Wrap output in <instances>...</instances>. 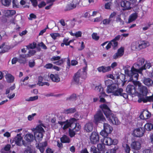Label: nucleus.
<instances>
[{
  "label": "nucleus",
  "instance_id": "obj_8",
  "mask_svg": "<svg viewBox=\"0 0 153 153\" xmlns=\"http://www.w3.org/2000/svg\"><path fill=\"white\" fill-rule=\"evenodd\" d=\"M113 130L112 127L107 123L103 124V129L100 132V134L103 137L107 136L111 134Z\"/></svg>",
  "mask_w": 153,
  "mask_h": 153
},
{
  "label": "nucleus",
  "instance_id": "obj_6",
  "mask_svg": "<svg viewBox=\"0 0 153 153\" xmlns=\"http://www.w3.org/2000/svg\"><path fill=\"white\" fill-rule=\"evenodd\" d=\"M106 91L108 94L119 96L122 95L123 90L121 88H119L117 84H112L107 86Z\"/></svg>",
  "mask_w": 153,
  "mask_h": 153
},
{
  "label": "nucleus",
  "instance_id": "obj_2",
  "mask_svg": "<svg viewBox=\"0 0 153 153\" xmlns=\"http://www.w3.org/2000/svg\"><path fill=\"white\" fill-rule=\"evenodd\" d=\"M134 84L136 88L134 85H128L126 89L127 92L132 95L137 94L145 96L147 95L148 90L146 87L142 85L138 81L134 82Z\"/></svg>",
  "mask_w": 153,
  "mask_h": 153
},
{
  "label": "nucleus",
  "instance_id": "obj_60",
  "mask_svg": "<svg viewBox=\"0 0 153 153\" xmlns=\"http://www.w3.org/2000/svg\"><path fill=\"white\" fill-rule=\"evenodd\" d=\"M104 73L109 71L111 70V67L110 66H104Z\"/></svg>",
  "mask_w": 153,
  "mask_h": 153
},
{
  "label": "nucleus",
  "instance_id": "obj_56",
  "mask_svg": "<svg viewBox=\"0 0 153 153\" xmlns=\"http://www.w3.org/2000/svg\"><path fill=\"white\" fill-rule=\"evenodd\" d=\"M97 70L100 72L104 73V66H102L98 67L97 68Z\"/></svg>",
  "mask_w": 153,
  "mask_h": 153
},
{
  "label": "nucleus",
  "instance_id": "obj_24",
  "mask_svg": "<svg viewBox=\"0 0 153 153\" xmlns=\"http://www.w3.org/2000/svg\"><path fill=\"white\" fill-rule=\"evenodd\" d=\"M48 76L52 81L53 82H58L60 80V78L58 75L56 74H49Z\"/></svg>",
  "mask_w": 153,
  "mask_h": 153
},
{
  "label": "nucleus",
  "instance_id": "obj_62",
  "mask_svg": "<svg viewBox=\"0 0 153 153\" xmlns=\"http://www.w3.org/2000/svg\"><path fill=\"white\" fill-rule=\"evenodd\" d=\"M102 19V18L100 16L98 17H97L94 19V22H99Z\"/></svg>",
  "mask_w": 153,
  "mask_h": 153
},
{
  "label": "nucleus",
  "instance_id": "obj_40",
  "mask_svg": "<svg viewBox=\"0 0 153 153\" xmlns=\"http://www.w3.org/2000/svg\"><path fill=\"white\" fill-rule=\"evenodd\" d=\"M76 132L75 130L73 129H71V128L69 129V134L70 136L71 137H72L74 136L75 134V132Z\"/></svg>",
  "mask_w": 153,
  "mask_h": 153
},
{
  "label": "nucleus",
  "instance_id": "obj_47",
  "mask_svg": "<svg viewBox=\"0 0 153 153\" xmlns=\"http://www.w3.org/2000/svg\"><path fill=\"white\" fill-rule=\"evenodd\" d=\"M116 21L117 22L120 23V25H123L124 24V22L121 19L120 16L117 17Z\"/></svg>",
  "mask_w": 153,
  "mask_h": 153
},
{
  "label": "nucleus",
  "instance_id": "obj_22",
  "mask_svg": "<svg viewBox=\"0 0 153 153\" xmlns=\"http://www.w3.org/2000/svg\"><path fill=\"white\" fill-rule=\"evenodd\" d=\"M36 145L37 148L39 149L41 153H43L45 150V148L47 146V143L45 142L43 143H39Z\"/></svg>",
  "mask_w": 153,
  "mask_h": 153
},
{
  "label": "nucleus",
  "instance_id": "obj_37",
  "mask_svg": "<svg viewBox=\"0 0 153 153\" xmlns=\"http://www.w3.org/2000/svg\"><path fill=\"white\" fill-rule=\"evenodd\" d=\"M38 96H36L33 97H31L26 99L27 101H32L37 100L38 99Z\"/></svg>",
  "mask_w": 153,
  "mask_h": 153
},
{
  "label": "nucleus",
  "instance_id": "obj_35",
  "mask_svg": "<svg viewBox=\"0 0 153 153\" xmlns=\"http://www.w3.org/2000/svg\"><path fill=\"white\" fill-rule=\"evenodd\" d=\"M3 48L4 50L2 51L3 53L7 52L10 48L7 45H5L4 44H3L1 46H0V48Z\"/></svg>",
  "mask_w": 153,
  "mask_h": 153
},
{
  "label": "nucleus",
  "instance_id": "obj_39",
  "mask_svg": "<svg viewBox=\"0 0 153 153\" xmlns=\"http://www.w3.org/2000/svg\"><path fill=\"white\" fill-rule=\"evenodd\" d=\"M36 115L35 113L32 114L30 115H29L27 117V120L29 121H31L34 119V117Z\"/></svg>",
  "mask_w": 153,
  "mask_h": 153
},
{
  "label": "nucleus",
  "instance_id": "obj_49",
  "mask_svg": "<svg viewBox=\"0 0 153 153\" xmlns=\"http://www.w3.org/2000/svg\"><path fill=\"white\" fill-rule=\"evenodd\" d=\"M90 151L91 153H99L97 152L96 148L94 146H92L91 148Z\"/></svg>",
  "mask_w": 153,
  "mask_h": 153
},
{
  "label": "nucleus",
  "instance_id": "obj_64",
  "mask_svg": "<svg viewBox=\"0 0 153 153\" xmlns=\"http://www.w3.org/2000/svg\"><path fill=\"white\" fill-rule=\"evenodd\" d=\"M15 96V93H12L10 94H8L7 97L9 98V99H11L13 98Z\"/></svg>",
  "mask_w": 153,
  "mask_h": 153
},
{
  "label": "nucleus",
  "instance_id": "obj_16",
  "mask_svg": "<svg viewBox=\"0 0 153 153\" xmlns=\"http://www.w3.org/2000/svg\"><path fill=\"white\" fill-rule=\"evenodd\" d=\"M124 53V48L121 47L119 49L117 52L113 56V58L114 59H116L122 56Z\"/></svg>",
  "mask_w": 153,
  "mask_h": 153
},
{
  "label": "nucleus",
  "instance_id": "obj_34",
  "mask_svg": "<svg viewBox=\"0 0 153 153\" xmlns=\"http://www.w3.org/2000/svg\"><path fill=\"white\" fill-rule=\"evenodd\" d=\"M1 3L5 6L8 7L11 3V0H1Z\"/></svg>",
  "mask_w": 153,
  "mask_h": 153
},
{
  "label": "nucleus",
  "instance_id": "obj_44",
  "mask_svg": "<svg viewBox=\"0 0 153 153\" xmlns=\"http://www.w3.org/2000/svg\"><path fill=\"white\" fill-rule=\"evenodd\" d=\"M92 37L93 39L97 40L99 39V36L98 35L97 33H94L92 35Z\"/></svg>",
  "mask_w": 153,
  "mask_h": 153
},
{
  "label": "nucleus",
  "instance_id": "obj_29",
  "mask_svg": "<svg viewBox=\"0 0 153 153\" xmlns=\"http://www.w3.org/2000/svg\"><path fill=\"white\" fill-rule=\"evenodd\" d=\"M36 53V51L33 50H30L29 52V54L27 55H20L21 58H24L25 59L27 57L33 55Z\"/></svg>",
  "mask_w": 153,
  "mask_h": 153
},
{
  "label": "nucleus",
  "instance_id": "obj_57",
  "mask_svg": "<svg viewBox=\"0 0 153 153\" xmlns=\"http://www.w3.org/2000/svg\"><path fill=\"white\" fill-rule=\"evenodd\" d=\"M60 57L59 56H54L51 58V60L54 61L60 59Z\"/></svg>",
  "mask_w": 153,
  "mask_h": 153
},
{
  "label": "nucleus",
  "instance_id": "obj_28",
  "mask_svg": "<svg viewBox=\"0 0 153 153\" xmlns=\"http://www.w3.org/2000/svg\"><path fill=\"white\" fill-rule=\"evenodd\" d=\"M5 78L6 81L8 82H12L14 80V77L10 74H7L5 75Z\"/></svg>",
  "mask_w": 153,
  "mask_h": 153
},
{
  "label": "nucleus",
  "instance_id": "obj_51",
  "mask_svg": "<svg viewBox=\"0 0 153 153\" xmlns=\"http://www.w3.org/2000/svg\"><path fill=\"white\" fill-rule=\"evenodd\" d=\"M69 39L68 38H65L64 40V42L65 45H69L71 42H72V40H70L69 41H68Z\"/></svg>",
  "mask_w": 153,
  "mask_h": 153
},
{
  "label": "nucleus",
  "instance_id": "obj_61",
  "mask_svg": "<svg viewBox=\"0 0 153 153\" xmlns=\"http://www.w3.org/2000/svg\"><path fill=\"white\" fill-rule=\"evenodd\" d=\"M112 81L110 79H108L107 80H106L105 81V83L106 85L108 86H110V84L112 83Z\"/></svg>",
  "mask_w": 153,
  "mask_h": 153
},
{
  "label": "nucleus",
  "instance_id": "obj_12",
  "mask_svg": "<svg viewBox=\"0 0 153 153\" xmlns=\"http://www.w3.org/2000/svg\"><path fill=\"white\" fill-rule=\"evenodd\" d=\"M90 142L93 144L97 143L99 141L100 138L98 134L96 132H93L89 137Z\"/></svg>",
  "mask_w": 153,
  "mask_h": 153
},
{
  "label": "nucleus",
  "instance_id": "obj_63",
  "mask_svg": "<svg viewBox=\"0 0 153 153\" xmlns=\"http://www.w3.org/2000/svg\"><path fill=\"white\" fill-rule=\"evenodd\" d=\"M63 62V61L62 59H61L59 60L58 61L55 62H53V63L55 64H56L57 65H59L62 64Z\"/></svg>",
  "mask_w": 153,
  "mask_h": 153
},
{
  "label": "nucleus",
  "instance_id": "obj_41",
  "mask_svg": "<svg viewBox=\"0 0 153 153\" xmlns=\"http://www.w3.org/2000/svg\"><path fill=\"white\" fill-rule=\"evenodd\" d=\"M110 43L111 44V46L114 48L117 47L118 45L117 42L116 40H112Z\"/></svg>",
  "mask_w": 153,
  "mask_h": 153
},
{
  "label": "nucleus",
  "instance_id": "obj_14",
  "mask_svg": "<svg viewBox=\"0 0 153 153\" xmlns=\"http://www.w3.org/2000/svg\"><path fill=\"white\" fill-rule=\"evenodd\" d=\"M122 146L123 149L126 153H129L130 151V148L128 144L127 138H125L123 140Z\"/></svg>",
  "mask_w": 153,
  "mask_h": 153
},
{
  "label": "nucleus",
  "instance_id": "obj_25",
  "mask_svg": "<svg viewBox=\"0 0 153 153\" xmlns=\"http://www.w3.org/2000/svg\"><path fill=\"white\" fill-rule=\"evenodd\" d=\"M131 48L132 50H140L139 41L133 42L131 45Z\"/></svg>",
  "mask_w": 153,
  "mask_h": 153
},
{
  "label": "nucleus",
  "instance_id": "obj_55",
  "mask_svg": "<svg viewBox=\"0 0 153 153\" xmlns=\"http://www.w3.org/2000/svg\"><path fill=\"white\" fill-rule=\"evenodd\" d=\"M53 67V65L51 63H48L44 66V67L47 69H51Z\"/></svg>",
  "mask_w": 153,
  "mask_h": 153
},
{
  "label": "nucleus",
  "instance_id": "obj_58",
  "mask_svg": "<svg viewBox=\"0 0 153 153\" xmlns=\"http://www.w3.org/2000/svg\"><path fill=\"white\" fill-rule=\"evenodd\" d=\"M36 18V16L33 13H31L30 15V17L29 18V20H32L33 19H35Z\"/></svg>",
  "mask_w": 153,
  "mask_h": 153
},
{
  "label": "nucleus",
  "instance_id": "obj_20",
  "mask_svg": "<svg viewBox=\"0 0 153 153\" xmlns=\"http://www.w3.org/2000/svg\"><path fill=\"white\" fill-rule=\"evenodd\" d=\"M93 129V124L92 122H89L85 124L84 127V129L86 132H91Z\"/></svg>",
  "mask_w": 153,
  "mask_h": 153
},
{
  "label": "nucleus",
  "instance_id": "obj_52",
  "mask_svg": "<svg viewBox=\"0 0 153 153\" xmlns=\"http://www.w3.org/2000/svg\"><path fill=\"white\" fill-rule=\"evenodd\" d=\"M33 6L34 7H36L38 4L37 1L36 0H30Z\"/></svg>",
  "mask_w": 153,
  "mask_h": 153
},
{
  "label": "nucleus",
  "instance_id": "obj_38",
  "mask_svg": "<svg viewBox=\"0 0 153 153\" xmlns=\"http://www.w3.org/2000/svg\"><path fill=\"white\" fill-rule=\"evenodd\" d=\"M76 111V110L74 108H71L65 110L64 111L65 114H71L74 112Z\"/></svg>",
  "mask_w": 153,
  "mask_h": 153
},
{
  "label": "nucleus",
  "instance_id": "obj_21",
  "mask_svg": "<svg viewBox=\"0 0 153 153\" xmlns=\"http://www.w3.org/2000/svg\"><path fill=\"white\" fill-rule=\"evenodd\" d=\"M144 62L145 60L144 59L142 58H139L137 60V63L134 64V66L137 68H139L138 69H139L143 66Z\"/></svg>",
  "mask_w": 153,
  "mask_h": 153
},
{
  "label": "nucleus",
  "instance_id": "obj_26",
  "mask_svg": "<svg viewBox=\"0 0 153 153\" xmlns=\"http://www.w3.org/2000/svg\"><path fill=\"white\" fill-rule=\"evenodd\" d=\"M137 14L134 13L131 14L129 17L128 23H129L135 20L137 17Z\"/></svg>",
  "mask_w": 153,
  "mask_h": 153
},
{
  "label": "nucleus",
  "instance_id": "obj_33",
  "mask_svg": "<svg viewBox=\"0 0 153 153\" xmlns=\"http://www.w3.org/2000/svg\"><path fill=\"white\" fill-rule=\"evenodd\" d=\"M97 149L100 151L99 153H103L105 151V146L104 144H98L97 145Z\"/></svg>",
  "mask_w": 153,
  "mask_h": 153
},
{
  "label": "nucleus",
  "instance_id": "obj_17",
  "mask_svg": "<svg viewBox=\"0 0 153 153\" xmlns=\"http://www.w3.org/2000/svg\"><path fill=\"white\" fill-rule=\"evenodd\" d=\"M144 132V131L142 128H137L135 129L133 131L134 135L136 137H142Z\"/></svg>",
  "mask_w": 153,
  "mask_h": 153
},
{
  "label": "nucleus",
  "instance_id": "obj_36",
  "mask_svg": "<svg viewBox=\"0 0 153 153\" xmlns=\"http://www.w3.org/2000/svg\"><path fill=\"white\" fill-rule=\"evenodd\" d=\"M50 35L54 40L56 39L57 37H59L60 36L59 33H51Z\"/></svg>",
  "mask_w": 153,
  "mask_h": 153
},
{
  "label": "nucleus",
  "instance_id": "obj_3",
  "mask_svg": "<svg viewBox=\"0 0 153 153\" xmlns=\"http://www.w3.org/2000/svg\"><path fill=\"white\" fill-rule=\"evenodd\" d=\"M151 66V64L150 63L146 62L144 64L143 66L142 67L139 69H137L133 67L130 71L127 70H125V73L130 77V80H137L138 77V73H142V71L143 70L149 69Z\"/></svg>",
  "mask_w": 153,
  "mask_h": 153
},
{
  "label": "nucleus",
  "instance_id": "obj_31",
  "mask_svg": "<svg viewBox=\"0 0 153 153\" xmlns=\"http://www.w3.org/2000/svg\"><path fill=\"white\" fill-rule=\"evenodd\" d=\"M145 129L147 131H151L153 128V125L149 123H146L144 126Z\"/></svg>",
  "mask_w": 153,
  "mask_h": 153
},
{
  "label": "nucleus",
  "instance_id": "obj_27",
  "mask_svg": "<svg viewBox=\"0 0 153 153\" xmlns=\"http://www.w3.org/2000/svg\"><path fill=\"white\" fill-rule=\"evenodd\" d=\"M15 10H6L4 12L5 16L7 17L11 16L15 14Z\"/></svg>",
  "mask_w": 153,
  "mask_h": 153
},
{
  "label": "nucleus",
  "instance_id": "obj_48",
  "mask_svg": "<svg viewBox=\"0 0 153 153\" xmlns=\"http://www.w3.org/2000/svg\"><path fill=\"white\" fill-rule=\"evenodd\" d=\"M33 149L30 147H27L25 150L24 153H33Z\"/></svg>",
  "mask_w": 153,
  "mask_h": 153
},
{
  "label": "nucleus",
  "instance_id": "obj_15",
  "mask_svg": "<svg viewBox=\"0 0 153 153\" xmlns=\"http://www.w3.org/2000/svg\"><path fill=\"white\" fill-rule=\"evenodd\" d=\"M120 5L124 10H129L131 8L130 3L126 0L122 1L120 2Z\"/></svg>",
  "mask_w": 153,
  "mask_h": 153
},
{
  "label": "nucleus",
  "instance_id": "obj_23",
  "mask_svg": "<svg viewBox=\"0 0 153 153\" xmlns=\"http://www.w3.org/2000/svg\"><path fill=\"white\" fill-rule=\"evenodd\" d=\"M131 146L134 149L140 150L141 148V144L139 141H134L131 143Z\"/></svg>",
  "mask_w": 153,
  "mask_h": 153
},
{
  "label": "nucleus",
  "instance_id": "obj_32",
  "mask_svg": "<svg viewBox=\"0 0 153 153\" xmlns=\"http://www.w3.org/2000/svg\"><path fill=\"white\" fill-rule=\"evenodd\" d=\"M61 141L63 143H69L70 140L68 137L66 135L63 136L61 139Z\"/></svg>",
  "mask_w": 153,
  "mask_h": 153
},
{
  "label": "nucleus",
  "instance_id": "obj_4",
  "mask_svg": "<svg viewBox=\"0 0 153 153\" xmlns=\"http://www.w3.org/2000/svg\"><path fill=\"white\" fill-rule=\"evenodd\" d=\"M100 107L106 116L107 120L109 122L113 124L119 125L120 123L116 116L112 113L111 111L108 107L105 104H102L100 105Z\"/></svg>",
  "mask_w": 153,
  "mask_h": 153
},
{
  "label": "nucleus",
  "instance_id": "obj_42",
  "mask_svg": "<svg viewBox=\"0 0 153 153\" xmlns=\"http://www.w3.org/2000/svg\"><path fill=\"white\" fill-rule=\"evenodd\" d=\"M81 126L79 123H76L75 125V127L73 128L76 132L79 131L81 129Z\"/></svg>",
  "mask_w": 153,
  "mask_h": 153
},
{
  "label": "nucleus",
  "instance_id": "obj_53",
  "mask_svg": "<svg viewBox=\"0 0 153 153\" xmlns=\"http://www.w3.org/2000/svg\"><path fill=\"white\" fill-rule=\"evenodd\" d=\"M35 65V62L34 60H30L29 61V65L30 67H33Z\"/></svg>",
  "mask_w": 153,
  "mask_h": 153
},
{
  "label": "nucleus",
  "instance_id": "obj_11",
  "mask_svg": "<svg viewBox=\"0 0 153 153\" xmlns=\"http://www.w3.org/2000/svg\"><path fill=\"white\" fill-rule=\"evenodd\" d=\"M118 143V141L117 139H112L111 138L108 137H105L103 143L104 144L110 146L112 144L117 145Z\"/></svg>",
  "mask_w": 153,
  "mask_h": 153
},
{
  "label": "nucleus",
  "instance_id": "obj_10",
  "mask_svg": "<svg viewBox=\"0 0 153 153\" xmlns=\"http://www.w3.org/2000/svg\"><path fill=\"white\" fill-rule=\"evenodd\" d=\"M95 90L98 92H100L99 95L100 98V101L102 102H105V100L104 97H106L107 95L104 92L103 88L102 87L101 85L100 84L96 86Z\"/></svg>",
  "mask_w": 153,
  "mask_h": 153
},
{
  "label": "nucleus",
  "instance_id": "obj_43",
  "mask_svg": "<svg viewBox=\"0 0 153 153\" xmlns=\"http://www.w3.org/2000/svg\"><path fill=\"white\" fill-rule=\"evenodd\" d=\"M111 20V19L109 18L108 19H105L103 20L102 22L103 24L104 25H107L110 23Z\"/></svg>",
  "mask_w": 153,
  "mask_h": 153
},
{
  "label": "nucleus",
  "instance_id": "obj_54",
  "mask_svg": "<svg viewBox=\"0 0 153 153\" xmlns=\"http://www.w3.org/2000/svg\"><path fill=\"white\" fill-rule=\"evenodd\" d=\"M82 32L80 31H78L75 33V36L76 37H81L82 35Z\"/></svg>",
  "mask_w": 153,
  "mask_h": 153
},
{
  "label": "nucleus",
  "instance_id": "obj_46",
  "mask_svg": "<svg viewBox=\"0 0 153 153\" xmlns=\"http://www.w3.org/2000/svg\"><path fill=\"white\" fill-rule=\"evenodd\" d=\"M36 44L35 42H33L32 43L29 45L27 47V48L29 49H34L35 48L36 46Z\"/></svg>",
  "mask_w": 153,
  "mask_h": 153
},
{
  "label": "nucleus",
  "instance_id": "obj_19",
  "mask_svg": "<svg viewBox=\"0 0 153 153\" xmlns=\"http://www.w3.org/2000/svg\"><path fill=\"white\" fill-rule=\"evenodd\" d=\"M144 85L148 87L152 86L153 84V81L149 78L144 77L142 81Z\"/></svg>",
  "mask_w": 153,
  "mask_h": 153
},
{
  "label": "nucleus",
  "instance_id": "obj_59",
  "mask_svg": "<svg viewBox=\"0 0 153 153\" xmlns=\"http://www.w3.org/2000/svg\"><path fill=\"white\" fill-rule=\"evenodd\" d=\"M117 65V63L116 62H113L111 65V66H110L111 68L112 69L114 68L115 67H116Z\"/></svg>",
  "mask_w": 153,
  "mask_h": 153
},
{
  "label": "nucleus",
  "instance_id": "obj_30",
  "mask_svg": "<svg viewBox=\"0 0 153 153\" xmlns=\"http://www.w3.org/2000/svg\"><path fill=\"white\" fill-rule=\"evenodd\" d=\"M140 50L146 48L148 46L147 42L144 41H139Z\"/></svg>",
  "mask_w": 153,
  "mask_h": 153
},
{
  "label": "nucleus",
  "instance_id": "obj_13",
  "mask_svg": "<svg viewBox=\"0 0 153 153\" xmlns=\"http://www.w3.org/2000/svg\"><path fill=\"white\" fill-rule=\"evenodd\" d=\"M21 134H17L13 139L15 144L18 146H21L22 145H24V140L23 139Z\"/></svg>",
  "mask_w": 153,
  "mask_h": 153
},
{
  "label": "nucleus",
  "instance_id": "obj_9",
  "mask_svg": "<svg viewBox=\"0 0 153 153\" xmlns=\"http://www.w3.org/2000/svg\"><path fill=\"white\" fill-rule=\"evenodd\" d=\"M94 122L96 124L102 123L106 121L105 118L100 111H98L94 115Z\"/></svg>",
  "mask_w": 153,
  "mask_h": 153
},
{
  "label": "nucleus",
  "instance_id": "obj_45",
  "mask_svg": "<svg viewBox=\"0 0 153 153\" xmlns=\"http://www.w3.org/2000/svg\"><path fill=\"white\" fill-rule=\"evenodd\" d=\"M118 149V147L117 146H116L113 149L108 150L106 153H115L116 152V150Z\"/></svg>",
  "mask_w": 153,
  "mask_h": 153
},
{
  "label": "nucleus",
  "instance_id": "obj_50",
  "mask_svg": "<svg viewBox=\"0 0 153 153\" xmlns=\"http://www.w3.org/2000/svg\"><path fill=\"white\" fill-rule=\"evenodd\" d=\"M46 3L44 1H42L38 5L39 8H41L46 5Z\"/></svg>",
  "mask_w": 153,
  "mask_h": 153
},
{
  "label": "nucleus",
  "instance_id": "obj_1",
  "mask_svg": "<svg viewBox=\"0 0 153 153\" xmlns=\"http://www.w3.org/2000/svg\"><path fill=\"white\" fill-rule=\"evenodd\" d=\"M42 127H45L43 124H41L37 126L35 128L32 129L33 132L34 136L33 134L28 133L25 134L24 136V144L25 146L30 144L35 139L36 142L40 141L43 138V135L45 131Z\"/></svg>",
  "mask_w": 153,
  "mask_h": 153
},
{
  "label": "nucleus",
  "instance_id": "obj_5",
  "mask_svg": "<svg viewBox=\"0 0 153 153\" xmlns=\"http://www.w3.org/2000/svg\"><path fill=\"white\" fill-rule=\"evenodd\" d=\"M87 67L79 70L74 75V80L77 84H81L87 77Z\"/></svg>",
  "mask_w": 153,
  "mask_h": 153
},
{
  "label": "nucleus",
  "instance_id": "obj_18",
  "mask_svg": "<svg viewBox=\"0 0 153 153\" xmlns=\"http://www.w3.org/2000/svg\"><path fill=\"white\" fill-rule=\"evenodd\" d=\"M151 114L148 110H144L140 116V117L142 119H147L151 116Z\"/></svg>",
  "mask_w": 153,
  "mask_h": 153
},
{
  "label": "nucleus",
  "instance_id": "obj_7",
  "mask_svg": "<svg viewBox=\"0 0 153 153\" xmlns=\"http://www.w3.org/2000/svg\"><path fill=\"white\" fill-rule=\"evenodd\" d=\"M76 121V119L72 118L65 121H58V123L63 130H65L71 126L73 123Z\"/></svg>",
  "mask_w": 153,
  "mask_h": 153
}]
</instances>
